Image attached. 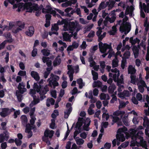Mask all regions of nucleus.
Segmentation results:
<instances>
[{"mask_svg":"<svg viewBox=\"0 0 149 149\" xmlns=\"http://www.w3.org/2000/svg\"><path fill=\"white\" fill-rule=\"evenodd\" d=\"M58 115V110L55 109L54 110L53 113L52 114L51 117L53 119H55Z\"/></svg>","mask_w":149,"mask_h":149,"instance_id":"nucleus-33","label":"nucleus"},{"mask_svg":"<svg viewBox=\"0 0 149 149\" xmlns=\"http://www.w3.org/2000/svg\"><path fill=\"white\" fill-rule=\"evenodd\" d=\"M130 78H131V83L133 84H136V76L133 75H131L130 76Z\"/></svg>","mask_w":149,"mask_h":149,"instance_id":"nucleus-43","label":"nucleus"},{"mask_svg":"<svg viewBox=\"0 0 149 149\" xmlns=\"http://www.w3.org/2000/svg\"><path fill=\"white\" fill-rule=\"evenodd\" d=\"M24 3V10H26V12L31 13L33 11L38 10L39 7L38 5L36 3H32L31 2H26Z\"/></svg>","mask_w":149,"mask_h":149,"instance_id":"nucleus-1","label":"nucleus"},{"mask_svg":"<svg viewBox=\"0 0 149 149\" xmlns=\"http://www.w3.org/2000/svg\"><path fill=\"white\" fill-rule=\"evenodd\" d=\"M95 31H91L88 33L87 36V37L89 38H93L95 36Z\"/></svg>","mask_w":149,"mask_h":149,"instance_id":"nucleus-54","label":"nucleus"},{"mask_svg":"<svg viewBox=\"0 0 149 149\" xmlns=\"http://www.w3.org/2000/svg\"><path fill=\"white\" fill-rule=\"evenodd\" d=\"M37 54V49L34 48L31 52V56L33 57L36 56Z\"/></svg>","mask_w":149,"mask_h":149,"instance_id":"nucleus-49","label":"nucleus"},{"mask_svg":"<svg viewBox=\"0 0 149 149\" xmlns=\"http://www.w3.org/2000/svg\"><path fill=\"white\" fill-rule=\"evenodd\" d=\"M99 47L100 52L103 54L102 55V56L103 58H105L108 54V53H106L107 49H112L111 43L109 45L107 43L103 44L101 42L99 43Z\"/></svg>","mask_w":149,"mask_h":149,"instance_id":"nucleus-2","label":"nucleus"},{"mask_svg":"<svg viewBox=\"0 0 149 149\" xmlns=\"http://www.w3.org/2000/svg\"><path fill=\"white\" fill-rule=\"evenodd\" d=\"M125 31H127V33H128L130 31L131 29V25L130 23L128 22H126L125 24Z\"/></svg>","mask_w":149,"mask_h":149,"instance_id":"nucleus-29","label":"nucleus"},{"mask_svg":"<svg viewBox=\"0 0 149 149\" xmlns=\"http://www.w3.org/2000/svg\"><path fill=\"white\" fill-rule=\"evenodd\" d=\"M130 95V93L128 91H124L121 94V95L119 97H122L123 96L129 97Z\"/></svg>","mask_w":149,"mask_h":149,"instance_id":"nucleus-39","label":"nucleus"},{"mask_svg":"<svg viewBox=\"0 0 149 149\" xmlns=\"http://www.w3.org/2000/svg\"><path fill=\"white\" fill-rule=\"evenodd\" d=\"M141 85H139L138 86V89L140 92L142 93L144 91V87L146 86V85L145 82L143 81H142L141 82Z\"/></svg>","mask_w":149,"mask_h":149,"instance_id":"nucleus-16","label":"nucleus"},{"mask_svg":"<svg viewBox=\"0 0 149 149\" xmlns=\"http://www.w3.org/2000/svg\"><path fill=\"white\" fill-rule=\"evenodd\" d=\"M143 126L146 128L145 129V133L147 135H149L148 132L149 131V120L148 118L145 116L144 117L143 123Z\"/></svg>","mask_w":149,"mask_h":149,"instance_id":"nucleus-6","label":"nucleus"},{"mask_svg":"<svg viewBox=\"0 0 149 149\" xmlns=\"http://www.w3.org/2000/svg\"><path fill=\"white\" fill-rule=\"evenodd\" d=\"M92 74L93 75V80H96L98 78V74L97 72L92 70L91 71Z\"/></svg>","mask_w":149,"mask_h":149,"instance_id":"nucleus-31","label":"nucleus"},{"mask_svg":"<svg viewBox=\"0 0 149 149\" xmlns=\"http://www.w3.org/2000/svg\"><path fill=\"white\" fill-rule=\"evenodd\" d=\"M72 108L70 107L69 108V109L66 110L64 112V118H67L70 114V113L72 111Z\"/></svg>","mask_w":149,"mask_h":149,"instance_id":"nucleus-30","label":"nucleus"},{"mask_svg":"<svg viewBox=\"0 0 149 149\" xmlns=\"http://www.w3.org/2000/svg\"><path fill=\"white\" fill-rule=\"evenodd\" d=\"M127 130L126 127H125L124 128H120L118 129V132L120 133L119 134H117L116 135V138L117 140V145L118 146L120 144V141H124L125 140V138L123 134L121 133V132H124Z\"/></svg>","mask_w":149,"mask_h":149,"instance_id":"nucleus-4","label":"nucleus"},{"mask_svg":"<svg viewBox=\"0 0 149 149\" xmlns=\"http://www.w3.org/2000/svg\"><path fill=\"white\" fill-rule=\"evenodd\" d=\"M144 26L145 27V34H147L149 28V23L148 22V18L147 17L146 21L144 22Z\"/></svg>","mask_w":149,"mask_h":149,"instance_id":"nucleus-23","label":"nucleus"},{"mask_svg":"<svg viewBox=\"0 0 149 149\" xmlns=\"http://www.w3.org/2000/svg\"><path fill=\"white\" fill-rule=\"evenodd\" d=\"M76 143L77 145H81L83 144L84 142V141L82 139H79L76 140Z\"/></svg>","mask_w":149,"mask_h":149,"instance_id":"nucleus-47","label":"nucleus"},{"mask_svg":"<svg viewBox=\"0 0 149 149\" xmlns=\"http://www.w3.org/2000/svg\"><path fill=\"white\" fill-rule=\"evenodd\" d=\"M72 36V34H69L67 32H65L63 35V41L71 42V38Z\"/></svg>","mask_w":149,"mask_h":149,"instance_id":"nucleus-9","label":"nucleus"},{"mask_svg":"<svg viewBox=\"0 0 149 149\" xmlns=\"http://www.w3.org/2000/svg\"><path fill=\"white\" fill-rule=\"evenodd\" d=\"M146 3V4L145 3H143V5L141 6V2H140V6L141 8H142L145 13H149V0H145Z\"/></svg>","mask_w":149,"mask_h":149,"instance_id":"nucleus-7","label":"nucleus"},{"mask_svg":"<svg viewBox=\"0 0 149 149\" xmlns=\"http://www.w3.org/2000/svg\"><path fill=\"white\" fill-rule=\"evenodd\" d=\"M52 9V8L49 5H47L45 8H43L42 10V12L43 13H49Z\"/></svg>","mask_w":149,"mask_h":149,"instance_id":"nucleus-20","label":"nucleus"},{"mask_svg":"<svg viewBox=\"0 0 149 149\" xmlns=\"http://www.w3.org/2000/svg\"><path fill=\"white\" fill-rule=\"evenodd\" d=\"M87 134L84 132L81 133L80 136L83 139H85L87 137Z\"/></svg>","mask_w":149,"mask_h":149,"instance_id":"nucleus-64","label":"nucleus"},{"mask_svg":"<svg viewBox=\"0 0 149 149\" xmlns=\"http://www.w3.org/2000/svg\"><path fill=\"white\" fill-rule=\"evenodd\" d=\"M126 63V59H124L123 57V60L121 61V67L123 69L125 67V64Z\"/></svg>","mask_w":149,"mask_h":149,"instance_id":"nucleus-45","label":"nucleus"},{"mask_svg":"<svg viewBox=\"0 0 149 149\" xmlns=\"http://www.w3.org/2000/svg\"><path fill=\"white\" fill-rule=\"evenodd\" d=\"M58 85L59 84L57 81L51 79L49 81V86L50 87H52L53 86L54 88H55L56 87L58 86Z\"/></svg>","mask_w":149,"mask_h":149,"instance_id":"nucleus-17","label":"nucleus"},{"mask_svg":"<svg viewBox=\"0 0 149 149\" xmlns=\"http://www.w3.org/2000/svg\"><path fill=\"white\" fill-rule=\"evenodd\" d=\"M24 3H20L19 4H18V9L17 10V11L18 12H20L21 10H24Z\"/></svg>","mask_w":149,"mask_h":149,"instance_id":"nucleus-41","label":"nucleus"},{"mask_svg":"<svg viewBox=\"0 0 149 149\" xmlns=\"http://www.w3.org/2000/svg\"><path fill=\"white\" fill-rule=\"evenodd\" d=\"M35 110L36 108L35 107H34L31 109L29 113V115H30V117H31V116H33V115L35 111Z\"/></svg>","mask_w":149,"mask_h":149,"instance_id":"nucleus-59","label":"nucleus"},{"mask_svg":"<svg viewBox=\"0 0 149 149\" xmlns=\"http://www.w3.org/2000/svg\"><path fill=\"white\" fill-rule=\"evenodd\" d=\"M132 50L134 55V58H137L139 55V52L136 46H134L132 48Z\"/></svg>","mask_w":149,"mask_h":149,"instance_id":"nucleus-25","label":"nucleus"},{"mask_svg":"<svg viewBox=\"0 0 149 149\" xmlns=\"http://www.w3.org/2000/svg\"><path fill=\"white\" fill-rule=\"evenodd\" d=\"M59 29L58 25L56 24H54L53 26H52L51 28L52 31H57Z\"/></svg>","mask_w":149,"mask_h":149,"instance_id":"nucleus-48","label":"nucleus"},{"mask_svg":"<svg viewBox=\"0 0 149 149\" xmlns=\"http://www.w3.org/2000/svg\"><path fill=\"white\" fill-rule=\"evenodd\" d=\"M140 40L138 39L137 38H136L135 39H133V37H131L130 38V42L132 45H135L137 42L139 44L140 42Z\"/></svg>","mask_w":149,"mask_h":149,"instance_id":"nucleus-22","label":"nucleus"},{"mask_svg":"<svg viewBox=\"0 0 149 149\" xmlns=\"http://www.w3.org/2000/svg\"><path fill=\"white\" fill-rule=\"evenodd\" d=\"M102 83L100 81H94L93 84V87H100L101 86Z\"/></svg>","mask_w":149,"mask_h":149,"instance_id":"nucleus-27","label":"nucleus"},{"mask_svg":"<svg viewBox=\"0 0 149 149\" xmlns=\"http://www.w3.org/2000/svg\"><path fill=\"white\" fill-rule=\"evenodd\" d=\"M7 123V122H2L1 123V126L2 129L3 130H6L7 128V127L6 126Z\"/></svg>","mask_w":149,"mask_h":149,"instance_id":"nucleus-55","label":"nucleus"},{"mask_svg":"<svg viewBox=\"0 0 149 149\" xmlns=\"http://www.w3.org/2000/svg\"><path fill=\"white\" fill-rule=\"evenodd\" d=\"M33 88L34 89H36L37 92L38 93L40 91L41 88V86L40 85L38 86L37 83H35L33 85Z\"/></svg>","mask_w":149,"mask_h":149,"instance_id":"nucleus-35","label":"nucleus"},{"mask_svg":"<svg viewBox=\"0 0 149 149\" xmlns=\"http://www.w3.org/2000/svg\"><path fill=\"white\" fill-rule=\"evenodd\" d=\"M14 111V113L13 116H14V118H16L17 117V116L20 114V112L19 110L16 111L15 110Z\"/></svg>","mask_w":149,"mask_h":149,"instance_id":"nucleus-57","label":"nucleus"},{"mask_svg":"<svg viewBox=\"0 0 149 149\" xmlns=\"http://www.w3.org/2000/svg\"><path fill=\"white\" fill-rule=\"evenodd\" d=\"M111 116L112 117V121L113 123H117L120 119L117 116H114L112 115H111Z\"/></svg>","mask_w":149,"mask_h":149,"instance_id":"nucleus-50","label":"nucleus"},{"mask_svg":"<svg viewBox=\"0 0 149 149\" xmlns=\"http://www.w3.org/2000/svg\"><path fill=\"white\" fill-rule=\"evenodd\" d=\"M31 75L36 81H38L40 80V77L37 72L34 71H32L31 73Z\"/></svg>","mask_w":149,"mask_h":149,"instance_id":"nucleus-12","label":"nucleus"},{"mask_svg":"<svg viewBox=\"0 0 149 149\" xmlns=\"http://www.w3.org/2000/svg\"><path fill=\"white\" fill-rule=\"evenodd\" d=\"M41 52L44 56H48L50 54V51L45 49H43L42 50Z\"/></svg>","mask_w":149,"mask_h":149,"instance_id":"nucleus-36","label":"nucleus"},{"mask_svg":"<svg viewBox=\"0 0 149 149\" xmlns=\"http://www.w3.org/2000/svg\"><path fill=\"white\" fill-rule=\"evenodd\" d=\"M32 128V126L29 123L26 125V126L25 132L29 133L31 132V130Z\"/></svg>","mask_w":149,"mask_h":149,"instance_id":"nucleus-32","label":"nucleus"},{"mask_svg":"<svg viewBox=\"0 0 149 149\" xmlns=\"http://www.w3.org/2000/svg\"><path fill=\"white\" fill-rule=\"evenodd\" d=\"M62 20L60 21V20H58L56 24L58 25L64 24L63 26V30H65V27L67 26V19H64L62 18Z\"/></svg>","mask_w":149,"mask_h":149,"instance_id":"nucleus-13","label":"nucleus"},{"mask_svg":"<svg viewBox=\"0 0 149 149\" xmlns=\"http://www.w3.org/2000/svg\"><path fill=\"white\" fill-rule=\"evenodd\" d=\"M122 121L124 124L126 126H128L129 124L128 121V118L126 116H124L122 118Z\"/></svg>","mask_w":149,"mask_h":149,"instance_id":"nucleus-40","label":"nucleus"},{"mask_svg":"<svg viewBox=\"0 0 149 149\" xmlns=\"http://www.w3.org/2000/svg\"><path fill=\"white\" fill-rule=\"evenodd\" d=\"M72 45L74 49H77L78 47L79 44L76 41H74L72 42Z\"/></svg>","mask_w":149,"mask_h":149,"instance_id":"nucleus-60","label":"nucleus"},{"mask_svg":"<svg viewBox=\"0 0 149 149\" xmlns=\"http://www.w3.org/2000/svg\"><path fill=\"white\" fill-rule=\"evenodd\" d=\"M67 26L65 27V31L70 30L71 31H74L77 27H79V25L78 22L75 21L74 22H70L67 20Z\"/></svg>","mask_w":149,"mask_h":149,"instance_id":"nucleus-3","label":"nucleus"},{"mask_svg":"<svg viewBox=\"0 0 149 149\" xmlns=\"http://www.w3.org/2000/svg\"><path fill=\"white\" fill-rule=\"evenodd\" d=\"M124 113L125 112L124 111L118 110L114 112L113 114V116H118L121 114H124Z\"/></svg>","mask_w":149,"mask_h":149,"instance_id":"nucleus-37","label":"nucleus"},{"mask_svg":"<svg viewBox=\"0 0 149 149\" xmlns=\"http://www.w3.org/2000/svg\"><path fill=\"white\" fill-rule=\"evenodd\" d=\"M15 110L12 107L10 109L8 108H4L2 109L1 111L0 112V115L2 117L5 118L9 115L11 112Z\"/></svg>","mask_w":149,"mask_h":149,"instance_id":"nucleus-5","label":"nucleus"},{"mask_svg":"<svg viewBox=\"0 0 149 149\" xmlns=\"http://www.w3.org/2000/svg\"><path fill=\"white\" fill-rule=\"evenodd\" d=\"M19 91H16V95L17 96L18 100L19 102H21L23 100V95L21 94Z\"/></svg>","mask_w":149,"mask_h":149,"instance_id":"nucleus-24","label":"nucleus"},{"mask_svg":"<svg viewBox=\"0 0 149 149\" xmlns=\"http://www.w3.org/2000/svg\"><path fill=\"white\" fill-rule=\"evenodd\" d=\"M34 32V29L33 26H31L29 28L28 31H26L25 33L27 36L31 37L33 36Z\"/></svg>","mask_w":149,"mask_h":149,"instance_id":"nucleus-11","label":"nucleus"},{"mask_svg":"<svg viewBox=\"0 0 149 149\" xmlns=\"http://www.w3.org/2000/svg\"><path fill=\"white\" fill-rule=\"evenodd\" d=\"M25 86V84L23 82L19 83L17 87L18 89L20 92V93L22 94L26 91V89L24 87Z\"/></svg>","mask_w":149,"mask_h":149,"instance_id":"nucleus-8","label":"nucleus"},{"mask_svg":"<svg viewBox=\"0 0 149 149\" xmlns=\"http://www.w3.org/2000/svg\"><path fill=\"white\" fill-rule=\"evenodd\" d=\"M61 62V59L59 58V56H57L53 62V65L56 67L60 65Z\"/></svg>","mask_w":149,"mask_h":149,"instance_id":"nucleus-21","label":"nucleus"},{"mask_svg":"<svg viewBox=\"0 0 149 149\" xmlns=\"http://www.w3.org/2000/svg\"><path fill=\"white\" fill-rule=\"evenodd\" d=\"M116 88V86L114 84H112L110 85L108 88V91L109 93L112 94L114 92Z\"/></svg>","mask_w":149,"mask_h":149,"instance_id":"nucleus-18","label":"nucleus"},{"mask_svg":"<svg viewBox=\"0 0 149 149\" xmlns=\"http://www.w3.org/2000/svg\"><path fill=\"white\" fill-rule=\"evenodd\" d=\"M136 70L132 65H130L128 68V74H130L131 75L134 74L136 72Z\"/></svg>","mask_w":149,"mask_h":149,"instance_id":"nucleus-14","label":"nucleus"},{"mask_svg":"<svg viewBox=\"0 0 149 149\" xmlns=\"http://www.w3.org/2000/svg\"><path fill=\"white\" fill-rule=\"evenodd\" d=\"M51 96L54 98H56V90H53L51 92Z\"/></svg>","mask_w":149,"mask_h":149,"instance_id":"nucleus-61","label":"nucleus"},{"mask_svg":"<svg viewBox=\"0 0 149 149\" xmlns=\"http://www.w3.org/2000/svg\"><path fill=\"white\" fill-rule=\"evenodd\" d=\"M115 58L116 60H118L116 56L115 57ZM112 65L113 68L117 67L118 65V60L116 61V59H113L112 61Z\"/></svg>","mask_w":149,"mask_h":149,"instance_id":"nucleus-34","label":"nucleus"},{"mask_svg":"<svg viewBox=\"0 0 149 149\" xmlns=\"http://www.w3.org/2000/svg\"><path fill=\"white\" fill-rule=\"evenodd\" d=\"M71 2L70 1H67L66 2L62 4L61 6L63 7H67L69 6H71Z\"/></svg>","mask_w":149,"mask_h":149,"instance_id":"nucleus-44","label":"nucleus"},{"mask_svg":"<svg viewBox=\"0 0 149 149\" xmlns=\"http://www.w3.org/2000/svg\"><path fill=\"white\" fill-rule=\"evenodd\" d=\"M15 142L17 146H20L22 143V141L21 140H19L17 138H16L15 139Z\"/></svg>","mask_w":149,"mask_h":149,"instance_id":"nucleus-56","label":"nucleus"},{"mask_svg":"<svg viewBox=\"0 0 149 149\" xmlns=\"http://www.w3.org/2000/svg\"><path fill=\"white\" fill-rule=\"evenodd\" d=\"M50 75L51 77H52V79L56 81H58L59 80V77L58 76L56 75H54L52 73Z\"/></svg>","mask_w":149,"mask_h":149,"instance_id":"nucleus-42","label":"nucleus"},{"mask_svg":"<svg viewBox=\"0 0 149 149\" xmlns=\"http://www.w3.org/2000/svg\"><path fill=\"white\" fill-rule=\"evenodd\" d=\"M91 122V121L90 120V119L87 118L86 119L83 126L84 129V130L86 131H88L89 130L88 127L90 125Z\"/></svg>","mask_w":149,"mask_h":149,"instance_id":"nucleus-15","label":"nucleus"},{"mask_svg":"<svg viewBox=\"0 0 149 149\" xmlns=\"http://www.w3.org/2000/svg\"><path fill=\"white\" fill-rule=\"evenodd\" d=\"M98 49V45H96L93 46L92 48H91L90 52L94 54L95 51Z\"/></svg>","mask_w":149,"mask_h":149,"instance_id":"nucleus-51","label":"nucleus"},{"mask_svg":"<svg viewBox=\"0 0 149 149\" xmlns=\"http://www.w3.org/2000/svg\"><path fill=\"white\" fill-rule=\"evenodd\" d=\"M83 125L82 123H80V122L77 121L76 123L75 128L77 129H79V128L81 127Z\"/></svg>","mask_w":149,"mask_h":149,"instance_id":"nucleus-58","label":"nucleus"},{"mask_svg":"<svg viewBox=\"0 0 149 149\" xmlns=\"http://www.w3.org/2000/svg\"><path fill=\"white\" fill-rule=\"evenodd\" d=\"M54 133V131L49 130L48 129L45 130L44 132V136L46 137H49L50 138H51L53 136Z\"/></svg>","mask_w":149,"mask_h":149,"instance_id":"nucleus-10","label":"nucleus"},{"mask_svg":"<svg viewBox=\"0 0 149 149\" xmlns=\"http://www.w3.org/2000/svg\"><path fill=\"white\" fill-rule=\"evenodd\" d=\"M5 36L7 39H9L5 40V41H7L9 43H11L13 42V40L12 38V36L11 35L10 33L9 32L6 34L5 35Z\"/></svg>","mask_w":149,"mask_h":149,"instance_id":"nucleus-26","label":"nucleus"},{"mask_svg":"<svg viewBox=\"0 0 149 149\" xmlns=\"http://www.w3.org/2000/svg\"><path fill=\"white\" fill-rule=\"evenodd\" d=\"M137 131H136L134 129H133L131 132H130V134H132V135L134 136V137L135 138V139L136 140V137L137 136H138L139 134H141L142 133V132H138L137 133H136Z\"/></svg>","mask_w":149,"mask_h":149,"instance_id":"nucleus-28","label":"nucleus"},{"mask_svg":"<svg viewBox=\"0 0 149 149\" xmlns=\"http://www.w3.org/2000/svg\"><path fill=\"white\" fill-rule=\"evenodd\" d=\"M109 115L108 113H103L102 115V118H105L106 120L107 121L109 118Z\"/></svg>","mask_w":149,"mask_h":149,"instance_id":"nucleus-53","label":"nucleus"},{"mask_svg":"<svg viewBox=\"0 0 149 149\" xmlns=\"http://www.w3.org/2000/svg\"><path fill=\"white\" fill-rule=\"evenodd\" d=\"M17 25L18 27L22 29H23L24 27L25 24L24 22H21L20 21H18L17 22Z\"/></svg>","mask_w":149,"mask_h":149,"instance_id":"nucleus-38","label":"nucleus"},{"mask_svg":"<svg viewBox=\"0 0 149 149\" xmlns=\"http://www.w3.org/2000/svg\"><path fill=\"white\" fill-rule=\"evenodd\" d=\"M109 51L107 53H108V58H110L112 57V56L114 54V52H112L113 49H109Z\"/></svg>","mask_w":149,"mask_h":149,"instance_id":"nucleus-46","label":"nucleus"},{"mask_svg":"<svg viewBox=\"0 0 149 149\" xmlns=\"http://www.w3.org/2000/svg\"><path fill=\"white\" fill-rule=\"evenodd\" d=\"M26 72L25 71L20 70L18 72V75L21 76H24L26 75Z\"/></svg>","mask_w":149,"mask_h":149,"instance_id":"nucleus-52","label":"nucleus"},{"mask_svg":"<svg viewBox=\"0 0 149 149\" xmlns=\"http://www.w3.org/2000/svg\"><path fill=\"white\" fill-rule=\"evenodd\" d=\"M134 9V8L132 6L130 7L128 6L125 10V14L126 15H127L129 13L130 14H132Z\"/></svg>","mask_w":149,"mask_h":149,"instance_id":"nucleus-19","label":"nucleus"},{"mask_svg":"<svg viewBox=\"0 0 149 149\" xmlns=\"http://www.w3.org/2000/svg\"><path fill=\"white\" fill-rule=\"evenodd\" d=\"M132 122L134 124H137L138 123L139 120L138 118L136 116H134L132 119Z\"/></svg>","mask_w":149,"mask_h":149,"instance_id":"nucleus-62","label":"nucleus"},{"mask_svg":"<svg viewBox=\"0 0 149 149\" xmlns=\"http://www.w3.org/2000/svg\"><path fill=\"white\" fill-rule=\"evenodd\" d=\"M136 98L139 101H140L142 99V95L140 93H137L136 95Z\"/></svg>","mask_w":149,"mask_h":149,"instance_id":"nucleus-63","label":"nucleus"}]
</instances>
